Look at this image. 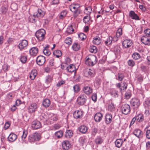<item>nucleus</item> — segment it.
Returning <instances> with one entry per match:
<instances>
[{"label":"nucleus","instance_id":"f257e3e1","mask_svg":"<svg viewBox=\"0 0 150 150\" xmlns=\"http://www.w3.org/2000/svg\"><path fill=\"white\" fill-rule=\"evenodd\" d=\"M97 62V57L94 55H89L86 57L85 64L89 66H93Z\"/></svg>","mask_w":150,"mask_h":150},{"label":"nucleus","instance_id":"f03ea898","mask_svg":"<svg viewBox=\"0 0 150 150\" xmlns=\"http://www.w3.org/2000/svg\"><path fill=\"white\" fill-rule=\"evenodd\" d=\"M45 31L43 29H41L36 31L35 36L38 41L42 42L45 39Z\"/></svg>","mask_w":150,"mask_h":150},{"label":"nucleus","instance_id":"7ed1b4c3","mask_svg":"<svg viewBox=\"0 0 150 150\" xmlns=\"http://www.w3.org/2000/svg\"><path fill=\"white\" fill-rule=\"evenodd\" d=\"M87 97L85 94L80 95L77 98V101L78 104L81 105H84L86 102Z\"/></svg>","mask_w":150,"mask_h":150},{"label":"nucleus","instance_id":"20e7f679","mask_svg":"<svg viewBox=\"0 0 150 150\" xmlns=\"http://www.w3.org/2000/svg\"><path fill=\"white\" fill-rule=\"evenodd\" d=\"M120 109L122 113L125 115L129 114L131 111L130 106L127 104H125L122 105Z\"/></svg>","mask_w":150,"mask_h":150},{"label":"nucleus","instance_id":"39448f33","mask_svg":"<svg viewBox=\"0 0 150 150\" xmlns=\"http://www.w3.org/2000/svg\"><path fill=\"white\" fill-rule=\"evenodd\" d=\"M116 87L119 88L120 90V91L121 93L122 92L125 91L127 89L128 84L126 81V80L125 79L123 81L122 85H121V84L120 83H117L116 84Z\"/></svg>","mask_w":150,"mask_h":150},{"label":"nucleus","instance_id":"423d86ee","mask_svg":"<svg viewBox=\"0 0 150 150\" xmlns=\"http://www.w3.org/2000/svg\"><path fill=\"white\" fill-rule=\"evenodd\" d=\"M41 138L40 134L36 132L34 133L33 134L30 135L29 139L30 142H33L34 141H39Z\"/></svg>","mask_w":150,"mask_h":150},{"label":"nucleus","instance_id":"0eeeda50","mask_svg":"<svg viewBox=\"0 0 150 150\" xmlns=\"http://www.w3.org/2000/svg\"><path fill=\"white\" fill-rule=\"evenodd\" d=\"M131 106L134 109L138 108L140 104L139 100L136 98H133L130 101Z\"/></svg>","mask_w":150,"mask_h":150},{"label":"nucleus","instance_id":"6e6552de","mask_svg":"<svg viewBox=\"0 0 150 150\" xmlns=\"http://www.w3.org/2000/svg\"><path fill=\"white\" fill-rule=\"evenodd\" d=\"M122 44L123 48H128L132 46L133 42L130 39H126L123 41Z\"/></svg>","mask_w":150,"mask_h":150},{"label":"nucleus","instance_id":"1a4fd4ad","mask_svg":"<svg viewBox=\"0 0 150 150\" xmlns=\"http://www.w3.org/2000/svg\"><path fill=\"white\" fill-rule=\"evenodd\" d=\"M83 112L81 110H76L73 114V117L76 119H81L83 116Z\"/></svg>","mask_w":150,"mask_h":150},{"label":"nucleus","instance_id":"9d476101","mask_svg":"<svg viewBox=\"0 0 150 150\" xmlns=\"http://www.w3.org/2000/svg\"><path fill=\"white\" fill-rule=\"evenodd\" d=\"M82 90L84 93L89 95L92 93L93 89L91 86L89 85H85L83 87Z\"/></svg>","mask_w":150,"mask_h":150},{"label":"nucleus","instance_id":"9b49d317","mask_svg":"<svg viewBox=\"0 0 150 150\" xmlns=\"http://www.w3.org/2000/svg\"><path fill=\"white\" fill-rule=\"evenodd\" d=\"M45 57L42 55H40L37 58L36 62L38 65L42 66L45 63Z\"/></svg>","mask_w":150,"mask_h":150},{"label":"nucleus","instance_id":"f8f14e48","mask_svg":"<svg viewBox=\"0 0 150 150\" xmlns=\"http://www.w3.org/2000/svg\"><path fill=\"white\" fill-rule=\"evenodd\" d=\"M28 45L27 41L25 40H21L19 43L18 47L21 51H22Z\"/></svg>","mask_w":150,"mask_h":150},{"label":"nucleus","instance_id":"ddd939ff","mask_svg":"<svg viewBox=\"0 0 150 150\" xmlns=\"http://www.w3.org/2000/svg\"><path fill=\"white\" fill-rule=\"evenodd\" d=\"M95 74L94 71L90 69L86 70L84 72V76L88 77H93L94 76Z\"/></svg>","mask_w":150,"mask_h":150},{"label":"nucleus","instance_id":"4468645a","mask_svg":"<svg viewBox=\"0 0 150 150\" xmlns=\"http://www.w3.org/2000/svg\"><path fill=\"white\" fill-rule=\"evenodd\" d=\"M38 105L36 103H32L28 108V112L33 113L37 110Z\"/></svg>","mask_w":150,"mask_h":150},{"label":"nucleus","instance_id":"2eb2a0df","mask_svg":"<svg viewBox=\"0 0 150 150\" xmlns=\"http://www.w3.org/2000/svg\"><path fill=\"white\" fill-rule=\"evenodd\" d=\"M71 143L69 141L67 140H65L62 142V147L63 149L68 150L71 147Z\"/></svg>","mask_w":150,"mask_h":150},{"label":"nucleus","instance_id":"dca6fc26","mask_svg":"<svg viewBox=\"0 0 150 150\" xmlns=\"http://www.w3.org/2000/svg\"><path fill=\"white\" fill-rule=\"evenodd\" d=\"M129 16L132 19L135 20H140L139 16L133 11H131L129 12Z\"/></svg>","mask_w":150,"mask_h":150},{"label":"nucleus","instance_id":"f3484780","mask_svg":"<svg viewBox=\"0 0 150 150\" xmlns=\"http://www.w3.org/2000/svg\"><path fill=\"white\" fill-rule=\"evenodd\" d=\"M32 127L34 129H36L40 128L41 125L40 122L35 120L33 122Z\"/></svg>","mask_w":150,"mask_h":150},{"label":"nucleus","instance_id":"a211bd4d","mask_svg":"<svg viewBox=\"0 0 150 150\" xmlns=\"http://www.w3.org/2000/svg\"><path fill=\"white\" fill-rule=\"evenodd\" d=\"M112 120V115L110 114H107L105 116V121L106 124H110Z\"/></svg>","mask_w":150,"mask_h":150},{"label":"nucleus","instance_id":"6ab92c4d","mask_svg":"<svg viewBox=\"0 0 150 150\" xmlns=\"http://www.w3.org/2000/svg\"><path fill=\"white\" fill-rule=\"evenodd\" d=\"M53 76L48 75L45 78V83L48 85H50L53 80Z\"/></svg>","mask_w":150,"mask_h":150},{"label":"nucleus","instance_id":"aec40b11","mask_svg":"<svg viewBox=\"0 0 150 150\" xmlns=\"http://www.w3.org/2000/svg\"><path fill=\"white\" fill-rule=\"evenodd\" d=\"M103 115L100 112L96 113L94 117L95 121L97 122H99L102 119Z\"/></svg>","mask_w":150,"mask_h":150},{"label":"nucleus","instance_id":"412c9836","mask_svg":"<svg viewBox=\"0 0 150 150\" xmlns=\"http://www.w3.org/2000/svg\"><path fill=\"white\" fill-rule=\"evenodd\" d=\"M80 7V4L76 2H74L70 6V10L72 11L74 10H76L79 8Z\"/></svg>","mask_w":150,"mask_h":150},{"label":"nucleus","instance_id":"4be33fe9","mask_svg":"<svg viewBox=\"0 0 150 150\" xmlns=\"http://www.w3.org/2000/svg\"><path fill=\"white\" fill-rule=\"evenodd\" d=\"M38 52V49L36 47L31 48L29 50V53L31 56H36Z\"/></svg>","mask_w":150,"mask_h":150},{"label":"nucleus","instance_id":"5701e85b","mask_svg":"<svg viewBox=\"0 0 150 150\" xmlns=\"http://www.w3.org/2000/svg\"><path fill=\"white\" fill-rule=\"evenodd\" d=\"M146 36H143L141 39V41L142 42L144 45H148L150 44V39L148 38Z\"/></svg>","mask_w":150,"mask_h":150},{"label":"nucleus","instance_id":"b1692460","mask_svg":"<svg viewBox=\"0 0 150 150\" xmlns=\"http://www.w3.org/2000/svg\"><path fill=\"white\" fill-rule=\"evenodd\" d=\"M137 119V122L141 123L143 122L144 120V116L142 113H139L135 116Z\"/></svg>","mask_w":150,"mask_h":150},{"label":"nucleus","instance_id":"393cba45","mask_svg":"<svg viewBox=\"0 0 150 150\" xmlns=\"http://www.w3.org/2000/svg\"><path fill=\"white\" fill-rule=\"evenodd\" d=\"M45 12L41 9H38L37 10V13L35 15L37 18H40L43 17L45 15Z\"/></svg>","mask_w":150,"mask_h":150},{"label":"nucleus","instance_id":"a878e982","mask_svg":"<svg viewBox=\"0 0 150 150\" xmlns=\"http://www.w3.org/2000/svg\"><path fill=\"white\" fill-rule=\"evenodd\" d=\"M108 109V110L111 112H112L115 110V105L112 100L109 101Z\"/></svg>","mask_w":150,"mask_h":150},{"label":"nucleus","instance_id":"bb28decb","mask_svg":"<svg viewBox=\"0 0 150 150\" xmlns=\"http://www.w3.org/2000/svg\"><path fill=\"white\" fill-rule=\"evenodd\" d=\"M66 69L69 72H72L76 70V67L74 65L70 64L69 66L66 67Z\"/></svg>","mask_w":150,"mask_h":150},{"label":"nucleus","instance_id":"cd10ccee","mask_svg":"<svg viewBox=\"0 0 150 150\" xmlns=\"http://www.w3.org/2000/svg\"><path fill=\"white\" fill-rule=\"evenodd\" d=\"M17 136L13 133H11L8 137L9 140L11 142H13L17 138Z\"/></svg>","mask_w":150,"mask_h":150},{"label":"nucleus","instance_id":"c85d7f7f","mask_svg":"<svg viewBox=\"0 0 150 150\" xmlns=\"http://www.w3.org/2000/svg\"><path fill=\"white\" fill-rule=\"evenodd\" d=\"M91 19L90 16L87 15L83 17V21L86 24H90L91 23Z\"/></svg>","mask_w":150,"mask_h":150},{"label":"nucleus","instance_id":"c756f323","mask_svg":"<svg viewBox=\"0 0 150 150\" xmlns=\"http://www.w3.org/2000/svg\"><path fill=\"white\" fill-rule=\"evenodd\" d=\"M92 11V8L91 6H89L85 8L84 12L87 15L90 16Z\"/></svg>","mask_w":150,"mask_h":150},{"label":"nucleus","instance_id":"7c9ffc66","mask_svg":"<svg viewBox=\"0 0 150 150\" xmlns=\"http://www.w3.org/2000/svg\"><path fill=\"white\" fill-rule=\"evenodd\" d=\"M37 75V71L36 69L32 70L30 74L29 77L31 80H33Z\"/></svg>","mask_w":150,"mask_h":150},{"label":"nucleus","instance_id":"2f4dec72","mask_svg":"<svg viewBox=\"0 0 150 150\" xmlns=\"http://www.w3.org/2000/svg\"><path fill=\"white\" fill-rule=\"evenodd\" d=\"M101 42V39L99 36H96L93 38V43L95 45H98Z\"/></svg>","mask_w":150,"mask_h":150},{"label":"nucleus","instance_id":"473e14b6","mask_svg":"<svg viewBox=\"0 0 150 150\" xmlns=\"http://www.w3.org/2000/svg\"><path fill=\"white\" fill-rule=\"evenodd\" d=\"M125 77V76L124 73H119L116 77V79L119 81H121L123 80Z\"/></svg>","mask_w":150,"mask_h":150},{"label":"nucleus","instance_id":"72a5a7b5","mask_svg":"<svg viewBox=\"0 0 150 150\" xmlns=\"http://www.w3.org/2000/svg\"><path fill=\"white\" fill-rule=\"evenodd\" d=\"M122 140L121 139H117L115 142L116 146L118 148H120L122 146Z\"/></svg>","mask_w":150,"mask_h":150},{"label":"nucleus","instance_id":"f704fd0d","mask_svg":"<svg viewBox=\"0 0 150 150\" xmlns=\"http://www.w3.org/2000/svg\"><path fill=\"white\" fill-rule=\"evenodd\" d=\"M43 106L45 108L49 107L50 104V101L48 99H44L42 103Z\"/></svg>","mask_w":150,"mask_h":150},{"label":"nucleus","instance_id":"c9c22d12","mask_svg":"<svg viewBox=\"0 0 150 150\" xmlns=\"http://www.w3.org/2000/svg\"><path fill=\"white\" fill-rule=\"evenodd\" d=\"M61 127V125L57 123L52 125L51 128V130H56L59 129Z\"/></svg>","mask_w":150,"mask_h":150},{"label":"nucleus","instance_id":"e433bc0d","mask_svg":"<svg viewBox=\"0 0 150 150\" xmlns=\"http://www.w3.org/2000/svg\"><path fill=\"white\" fill-rule=\"evenodd\" d=\"M62 52L59 50L54 51L53 52V54L56 57L59 58L62 55Z\"/></svg>","mask_w":150,"mask_h":150},{"label":"nucleus","instance_id":"4c0bfd02","mask_svg":"<svg viewBox=\"0 0 150 150\" xmlns=\"http://www.w3.org/2000/svg\"><path fill=\"white\" fill-rule=\"evenodd\" d=\"M112 41V37L109 36L107 38V40L105 42V44L106 45L108 46L111 45Z\"/></svg>","mask_w":150,"mask_h":150},{"label":"nucleus","instance_id":"58836bf2","mask_svg":"<svg viewBox=\"0 0 150 150\" xmlns=\"http://www.w3.org/2000/svg\"><path fill=\"white\" fill-rule=\"evenodd\" d=\"M73 49L75 51H78L80 49V46L79 44L76 43L73 44L72 46Z\"/></svg>","mask_w":150,"mask_h":150},{"label":"nucleus","instance_id":"ea45409f","mask_svg":"<svg viewBox=\"0 0 150 150\" xmlns=\"http://www.w3.org/2000/svg\"><path fill=\"white\" fill-rule=\"evenodd\" d=\"M72 12H73V17L74 19L76 18L80 13V9L79 8L76 10H74Z\"/></svg>","mask_w":150,"mask_h":150},{"label":"nucleus","instance_id":"a19ab883","mask_svg":"<svg viewBox=\"0 0 150 150\" xmlns=\"http://www.w3.org/2000/svg\"><path fill=\"white\" fill-rule=\"evenodd\" d=\"M78 129L79 131H87L88 127L85 125H83L79 126Z\"/></svg>","mask_w":150,"mask_h":150},{"label":"nucleus","instance_id":"79ce46f5","mask_svg":"<svg viewBox=\"0 0 150 150\" xmlns=\"http://www.w3.org/2000/svg\"><path fill=\"white\" fill-rule=\"evenodd\" d=\"M40 119L42 122H45L47 120V117L46 115L44 113H42L39 117Z\"/></svg>","mask_w":150,"mask_h":150},{"label":"nucleus","instance_id":"37998d69","mask_svg":"<svg viewBox=\"0 0 150 150\" xmlns=\"http://www.w3.org/2000/svg\"><path fill=\"white\" fill-rule=\"evenodd\" d=\"M37 18L35 15H33L32 16H29V21L32 23H34L36 22V18Z\"/></svg>","mask_w":150,"mask_h":150},{"label":"nucleus","instance_id":"c03bdc74","mask_svg":"<svg viewBox=\"0 0 150 150\" xmlns=\"http://www.w3.org/2000/svg\"><path fill=\"white\" fill-rule=\"evenodd\" d=\"M132 57L134 59L137 60L140 58V56L139 53L137 52H134L132 54Z\"/></svg>","mask_w":150,"mask_h":150},{"label":"nucleus","instance_id":"a18cd8bd","mask_svg":"<svg viewBox=\"0 0 150 150\" xmlns=\"http://www.w3.org/2000/svg\"><path fill=\"white\" fill-rule=\"evenodd\" d=\"M103 140L100 137H98L96 139L95 142L97 144H101L103 142Z\"/></svg>","mask_w":150,"mask_h":150},{"label":"nucleus","instance_id":"49530a36","mask_svg":"<svg viewBox=\"0 0 150 150\" xmlns=\"http://www.w3.org/2000/svg\"><path fill=\"white\" fill-rule=\"evenodd\" d=\"M133 134L138 138H140L142 137L143 132H133Z\"/></svg>","mask_w":150,"mask_h":150},{"label":"nucleus","instance_id":"de8ad7c7","mask_svg":"<svg viewBox=\"0 0 150 150\" xmlns=\"http://www.w3.org/2000/svg\"><path fill=\"white\" fill-rule=\"evenodd\" d=\"M89 50L91 52L95 53L97 52V48L96 47L92 46L90 47Z\"/></svg>","mask_w":150,"mask_h":150},{"label":"nucleus","instance_id":"09e8293b","mask_svg":"<svg viewBox=\"0 0 150 150\" xmlns=\"http://www.w3.org/2000/svg\"><path fill=\"white\" fill-rule=\"evenodd\" d=\"M122 34V29L121 28H119L116 32V35L117 37H120Z\"/></svg>","mask_w":150,"mask_h":150},{"label":"nucleus","instance_id":"8fccbe9b","mask_svg":"<svg viewBox=\"0 0 150 150\" xmlns=\"http://www.w3.org/2000/svg\"><path fill=\"white\" fill-rule=\"evenodd\" d=\"M127 63L128 66L132 67L135 65V62L132 59H129Z\"/></svg>","mask_w":150,"mask_h":150},{"label":"nucleus","instance_id":"3c124183","mask_svg":"<svg viewBox=\"0 0 150 150\" xmlns=\"http://www.w3.org/2000/svg\"><path fill=\"white\" fill-rule=\"evenodd\" d=\"M79 38L81 40L83 41L86 38V36L83 33H81L78 35Z\"/></svg>","mask_w":150,"mask_h":150},{"label":"nucleus","instance_id":"603ef678","mask_svg":"<svg viewBox=\"0 0 150 150\" xmlns=\"http://www.w3.org/2000/svg\"><path fill=\"white\" fill-rule=\"evenodd\" d=\"M73 89L74 93H77L80 90L79 86L78 85H75L73 86Z\"/></svg>","mask_w":150,"mask_h":150},{"label":"nucleus","instance_id":"864d4df0","mask_svg":"<svg viewBox=\"0 0 150 150\" xmlns=\"http://www.w3.org/2000/svg\"><path fill=\"white\" fill-rule=\"evenodd\" d=\"M67 14V12L65 10L63 11L60 13L59 18L60 19H62L64 18Z\"/></svg>","mask_w":150,"mask_h":150},{"label":"nucleus","instance_id":"5fc2aeb1","mask_svg":"<svg viewBox=\"0 0 150 150\" xmlns=\"http://www.w3.org/2000/svg\"><path fill=\"white\" fill-rule=\"evenodd\" d=\"M67 31L69 33L71 34L73 33V32L74 31V30L72 28V25H71L69 27L67 28Z\"/></svg>","mask_w":150,"mask_h":150},{"label":"nucleus","instance_id":"6e6d98bb","mask_svg":"<svg viewBox=\"0 0 150 150\" xmlns=\"http://www.w3.org/2000/svg\"><path fill=\"white\" fill-rule=\"evenodd\" d=\"M86 139L85 138L83 137H81L79 139V142L80 143L82 146L84 143L86 142Z\"/></svg>","mask_w":150,"mask_h":150},{"label":"nucleus","instance_id":"4d7b16f0","mask_svg":"<svg viewBox=\"0 0 150 150\" xmlns=\"http://www.w3.org/2000/svg\"><path fill=\"white\" fill-rule=\"evenodd\" d=\"M132 95L131 93L130 92H127L125 94V98L128 99L131 97Z\"/></svg>","mask_w":150,"mask_h":150},{"label":"nucleus","instance_id":"13d9d810","mask_svg":"<svg viewBox=\"0 0 150 150\" xmlns=\"http://www.w3.org/2000/svg\"><path fill=\"white\" fill-rule=\"evenodd\" d=\"M144 34L145 35V36L147 37H150V29L147 28L144 31Z\"/></svg>","mask_w":150,"mask_h":150},{"label":"nucleus","instance_id":"bf43d9fd","mask_svg":"<svg viewBox=\"0 0 150 150\" xmlns=\"http://www.w3.org/2000/svg\"><path fill=\"white\" fill-rule=\"evenodd\" d=\"M64 42L68 45L71 44L72 43L71 38L69 37L67 38L64 40Z\"/></svg>","mask_w":150,"mask_h":150},{"label":"nucleus","instance_id":"052dcab7","mask_svg":"<svg viewBox=\"0 0 150 150\" xmlns=\"http://www.w3.org/2000/svg\"><path fill=\"white\" fill-rule=\"evenodd\" d=\"M27 60V57L26 56H22L20 58V60L23 63H26Z\"/></svg>","mask_w":150,"mask_h":150},{"label":"nucleus","instance_id":"680f3d73","mask_svg":"<svg viewBox=\"0 0 150 150\" xmlns=\"http://www.w3.org/2000/svg\"><path fill=\"white\" fill-rule=\"evenodd\" d=\"M63 134V132H56L55 133V136L58 138L62 137Z\"/></svg>","mask_w":150,"mask_h":150},{"label":"nucleus","instance_id":"e2e57ef3","mask_svg":"<svg viewBox=\"0 0 150 150\" xmlns=\"http://www.w3.org/2000/svg\"><path fill=\"white\" fill-rule=\"evenodd\" d=\"M144 105L146 108H148L150 106V100H146L144 103Z\"/></svg>","mask_w":150,"mask_h":150},{"label":"nucleus","instance_id":"0e129e2a","mask_svg":"<svg viewBox=\"0 0 150 150\" xmlns=\"http://www.w3.org/2000/svg\"><path fill=\"white\" fill-rule=\"evenodd\" d=\"M43 52L44 54L47 56H49L51 54L50 52L48 49H43Z\"/></svg>","mask_w":150,"mask_h":150},{"label":"nucleus","instance_id":"69168bd1","mask_svg":"<svg viewBox=\"0 0 150 150\" xmlns=\"http://www.w3.org/2000/svg\"><path fill=\"white\" fill-rule=\"evenodd\" d=\"M73 134V132H66L65 136L67 138H69L72 136Z\"/></svg>","mask_w":150,"mask_h":150},{"label":"nucleus","instance_id":"338daca9","mask_svg":"<svg viewBox=\"0 0 150 150\" xmlns=\"http://www.w3.org/2000/svg\"><path fill=\"white\" fill-rule=\"evenodd\" d=\"M0 10L2 13L5 14L7 11L8 8L5 6H2Z\"/></svg>","mask_w":150,"mask_h":150},{"label":"nucleus","instance_id":"774afa93","mask_svg":"<svg viewBox=\"0 0 150 150\" xmlns=\"http://www.w3.org/2000/svg\"><path fill=\"white\" fill-rule=\"evenodd\" d=\"M49 64L50 67H52L54 66L55 64V63L54 62V59H51L50 60Z\"/></svg>","mask_w":150,"mask_h":150}]
</instances>
